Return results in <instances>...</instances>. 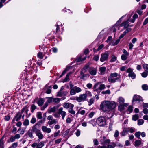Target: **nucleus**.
<instances>
[{
	"mask_svg": "<svg viewBox=\"0 0 148 148\" xmlns=\"http://www.w3.org/2000/svg\"><path fill=\"white\" fill-rule=\"evenodd\" d=\"M100 107L103 112L108 113L116 107V104L114 101L104 100L101 103Z\"/></svg>",
	"mask_w": 148,
	"mask_h": 148,
	"instance_id": "1",
	"label": "nucleus"
},
{
	"mask_svg": "<svg viewBox=\"0 0 148 148\" xmlns=\"http://www.w3.org/2000/svg\"><path fill=\"white\" fill-rule=\"evenodd\" d=\"M119 74L116 73H111L108 77V80L110 83H115L119 79Z\"/></svg>",
	"mask_w": 148,
	"mask_h": 148,
	"instance_id": "2",
	"label": "nucleus"
},
{
	"mask_svg": "<svg viewBox=\"0 0 148 148\" xmlns=\"http://www.w3.org/2000/svg\"><path fill=\"white\" fill-rule=\"evenodd\" d=\"M99 83L98 82L96 84L93 86L94 90L96 91L97 93H100L101 91L104 89L105 88V85L104 84H100L98 88L97 87Z\"/></svg>",
	"mask_w": 148,
	"mask_h": 148,
	"instance_id": "3",
	"label": "nucleus"
},
{
	"mask_svg": "<svg viewBox=\"0 0 148 148\" xmlns=\"http://www.w3.org/2000/svg\"><path fill=\"white\" fill-rule=\"evenodd\" d=\"M134 101H136L137 103L141 106L143 101V99L142 97L140 96L136 95L133 97L132 102Z\"/></svg>",
	"mask_w": 148,
	"mask_h": 148,
	"instance_id": "4",
	"label": "nucleus"
},
{
	"mask_svg": "<svg viewBox=\"0 0 148 148\" xmlns=\"http://www.w3.org/2000/svg\"><path fill=\"white\" fill-rule=\"evenodd\" d=\"M86 95L84 93L80 95L79 97H76L73 99L76 100L78 102H81L86 101Z\"/></svg>",
	"mask_w": 148,
	"mask_h": 148,
	"instance_id": "5",
	"label": "nucleus"
},
{
	"mask_svg": "<svg viewBox=\"0 0 148 148\" xmlns=\"http://www.w3.org/2000/svg\"><path fill=\"white\" fill-rule=\"evenodd\" d=\"M97 123L100 126H103L105 125V119L104 117L101 116L98 118L97 120Z\"/></svg>",
	"mask_w": 148,
	"mask_h": 148,
	"instance_id": "6",
	"label": "nucleus"
},
{
	"mask_svg": "<svg viewBox=\"0 0 148 148\" xmlns=\"http://www.w3.org/2000/svg\"><path fill=\"white\" fill-rule=\"evenodd\" d=\"M82 90L79 87L75 86L70 90V93L71 95H73L76 93L80 92Z\"/></svg>",
	"mask_w": 148,
	"mask_h": 148,
	"instance_id": "7",
	"label": "nucleus"
},
{
	"mask_svg": "<svg viewBox=\"0 0 148 148\" xmlns=\"http://www.w3.org/2000/svg\"><path fill=\"white\" fill-rule=\"evenodd\" d=\"M127 73H129L128 76L131 77L132 79H134L136 77V74L133 72V70L131 68H129L126 71Z\"/></svg>",
	"mask_w": 148,
	"mask_h": 148,
	"instance_id": "8",
	"label": "nucleus"
},
{
	"mask_svg": "<svg viewBox=\"0 0 148 148\" xmlns=\"http://www.w3.org/2000/svg\"><path fill=\"white\" fill-rule=\"evenodd\" d=\"M80 75L79 76V77L80 79H82L84 80L88 78L89 77V75L88 74H84L83 72V70L81 69L80 72Z\"/></svg>",
	"mask_w": 148,
	"mask_h": 148,
	"instance_id": "9",
	"label": "nucleus"
},
{
	"mask_svg": "<svg viewBox=\"0 0 148 148\" xmlns=\"http://www.w3.org/2000/svg\"><path fill=\"white\" fill-rule=\"evenodd\" d=\"M34 102H36L39 106H42L44 102V99L42 98H40L38 99V98H36L34 100Z\"/></svg>",
	"mask_w": 148,
	"mask_h": 148,
	"instance_id": "10",
	"label": "nucleus"
},
{
	"mask_svg": "<svg viewBox=\"0 0 148 148\" xmlns=\"http://www.w3.org/2000/svg\"><path fill=\"white\" fill-rule=\"evenodd\" d=\"M63 109L62 107L60 108L58 110V113L59 114L61 115L62 118L64 120L66 115V113L65 111H63Z\"/></svg>",
	"mask_w": 148,
	"mask_h": 148,
	"instance_id": "11",
	"label": "nucleus"
},
{
	"mask_svg": "<svg viewBox=\"0 0 148 148\" xmlns=\"http://www.w3.org/2000/svg\"><path fill=\"white\" fill-rule=\"evenodd\" d=\"M108 57V53H105L101 55L100 60L101 62H103L107 60Z\"/></svg>",
	"mask_w": 148,
	"mask_h": 148,
	"instance_id": "12",
	"label": "nucleus"
},
{
	"mask_svg": "<svg viewBox=\"0 0 148 148\" xmlns=\"http://www.w3.org/2000/svg\"><path fill=\"white\" fill-rule=\"evenodd\" d=\"M110 140L109 139H106L105 137H103V138L101 140V142L102 145H107L110 143Z\"/></svg>",
	"mask_w": 148,
	"mask_h": 148,
	"instance_id": "13",
	"label": "nucleus"
},
{
	"mask_svg": "<svg viewBox=\"0 0 148 148\" xmlns=\"http://www.w3.org/2000/svg\"><path fill=\"white\" fill-rule=\"evenodd\" d=\"M97 69L93 67L90 68L89 70V73L92 75H95L97 73Z\"/></svg>",
	"mask_w": 148,
	"mask_h": 148,
	"instance_id": "14",
	"label": "nucleus"
},
{
	"mask_svg": "<svg viewBox=\"0 0 148 148\" xmlns=\"http://www.w3.org/2000/svg\"><path fill=\"white\" fill-rule=\"evenodd\" d=\"M41 128L43 132L45 133H49L51 131V130L50 128H47V127L46 126H42Z\"/></svg>",
	"mask_w": 148,
	"mask_h": 148,
	"instance_id": "15",
	"label": "nucleus"
},
{
	"mask_svg": "<svg viewBox=\"0 0 148 148\" xmlns=\"http://www.w3.org/2000/svg\"><path fill=\"white\" fill-rule=\"evenodd\" d=\"M36 135L38 137V140H42L44 138V136L40 130L36 133Z\"/></svg>",
	"mask_w": 148,
	"mask_h": 148,
	"instance_id": "16",
	"label": "nucleus"
},
{
	"mask_svg": "<svg viewBox=\"0 0 148 148\" xmlns=\"http://www.w3.org/2000/svg\"><path fill=\"white\" fill-rule=\"evenodd\" d=\"M22 116V114L20 112H18L15 116L14 118L13 119V120L14 121L15 120L16 121H19Z\"/></svg>",
	"mask_w": 148,
	"mask_h": 148,
	"instance_id": "17",
	"label": "nucleus"
},
{
	"mask_svg": "<svg viewBox=\"0 0 148 148\" xmlns=\"http://www.w3.org/2000/svg\"><path fill=\"white\" fill-rule=\"evenodd\" d=\"M129 19L126 21L123 22L121 24L120 26L121 27L124 26V28H127L129 26V25L128 23L129 22Z\"/></svg>",
	"mask_w": 148,
	"mask_h": 148,
	"instance_id": "18",
	"label": "nucleus"
},
{
	"mask_svg": "<svg viewBox=\"0 0 148 148\" xmlns=\"http://www.w3.org/2000/svg\"><path fill=\"white\" fill-rule=\"evenodd\" d=\"M37 123L34 125L32 127V130H31L33 132H35V134L40 130L37 129Z\"/></svg>",
	"mask_w": 148,
	"mask_h": 148,
	"instance_id": "19",
	"label": "nucleus"
},
{
	"mask_svg": "<svg viewBox=\"0 0 148 148\" xmlns=\"http://www.w3.org/2000/svg\"><path fill=\"white\" fill-rule=\"evenodd\" d=\"M106 71V67H101L99 68V71L100 74L101 75H104Z\"/></svg>",
	"mask_w": 148,
	"mask_h": 148,
	"instance_id": "20",
	"label": "nucleus"
},
{
	"mask_svg": "<svg viewBox=\"0 0 148 148\" xmlns=\"http://www.w3.org/2000/svg\"><path fill=\"white\" fill-rule=\"evenodd\" d=\"M74 106V105H71V108L68 110V112L70 114L74 115L75 114V111L73 110V108Z\"/></svg>",
	"mask_w": 148,
	"mask_h": 148,
	"instance_id": "21",
	"label": "nucleus"
},
{
	"mask_svg": "<svg viewBox=\"0 0 148 148\" xmlns=\"http://www.w3.org/2000/svg\"><path fill=\"white\" fill-rule=\"evenodd\" d=\"M45 143L44 141H41L38 144L37 143V146L36 148H42L44 146Z\"/></svg>",
	"mask_w": 148,
	"mask_h": 148,
	"instance_id": "22",
	"label": "nucleus"
},
{
	"mask_svg": "<svg viewBox=\"0 0 148 148\" xmlns=\"http://www.w3.org/2000/svg\"><path fill=\"white\" fill-rule=\"evenodd\" d=\"M56 107L54 106L49 108L48 110V112L49 113H51L52 112H55L56 111Z\"/></svg>",
	"mask_w": 148,
	"mask_h": 148,
	"instance_id": "23",
	"label": "nucleus"
},
{
	"mask_svg": "<svg viewBox=\"0 0 148 148\" xmlns=\"http://www.w3.org/2000/svg\"><path fill=\"white\" fill-rule=\"evenodd\" d=\"M117 101L120 104H122L124 102L125 99L123 97H120L118 99Z\"/></svg>",
	"mask_w": 148,
	"mask_h": 148,
	"instance_id": "24",
	"label": "nucleus"
},
{
	"mask_svg": "<svg viewBox=\"0 0 148 148\" xmlns=\"http://www.w3.org/2000/svg\"><path fill=\"white\" fill-rule=\"evenodd\" d=\"M3 137L0 139V148H4V142L3 140Z\"/></svg>",
	"mask_w": 148,
	"mask_h": 148,
	"instance_id": "25",
	"label": "nucleus"
},
{
	"mask_svg": "<svg viewBox=\"0 0 148 148\" xmlns=\"http://www.w3.org/2000/svg\"><path fill=\"white\" fill-rule=\"evenodd\" d=\"M71 105H73L70 103H64L63 105V107L66 109L68 108H70Z\"/></svg>",
	"mask_w": 148,
	"mask_h": 148,
	"instance_id": "26",
	"label": "nucleus"
},
{
	"mask_svg": "<svg viewBox=\"0 0 148 148\" xmlns=\"http://www.w3.org/2000/svg\"><path fill=\"white\" fill-rule=\"evenodd\" d=\"M90 64V63H88L86 64L83 68L82 69L83 70V71H84V73L87 72L88 70V69L89 67V65Z\"/></svg>",
	"mask_w": 148,
	"mask_h": 148,
	"instance_id": "27",
	"label": "nucleus"
},
{
	"mask_svg": "<svg viewBox=\"0 0 148 148\" xmlns=\"http://www.w3.org/2000/svg\"><path fill=\"white\" fill-rule=\"evenodd\" d=\"M37 108V107L34 104H32L31 106V111L32 113H33L35 110Z\"/></svg>",
	"mask_w": 148,
	"mask_h": 148,
	"instance_id": "28",
	"label": "nucleus"
},
{
	"mask_svg": "<svg viewBox=\"0 0 148 148\" xmlns=\"http://www.w3.org/2000/svg\"><path fill=\"white\" fill-rule=\"evenodd\" d=\"M33 132H32V131L31 130H29L27 133V135L30 138H33L34 137L33 136Z\"/></svg>",
	"mask_w": 148,
	"mask_h": 148,
	"instance_id": "29",
	"label": "nucleus"
},
{
	"mask_svg": "<svg viewBox=\"0 0 148 148\" xmlns=\"http://www.w3.org/2000/svg\"><path fill=\"white\" fill-rule=\"evenodd\" d=\"M16 139L14 136H11L10 138L7 140V141L8 143L13 142L15 141Z\"/></svg>",
	"mask_w": 148,
	"mask_h": 148,
	"instance_id": "30",
	"label": "nucleus"
},
{
	"mask_svg": "<svg viewBox=\"0 0 148 148\" xmlns=\"http://www.w3.org/2000/svg\"><path fill=\"white\" fill-rule=\"evenodd\" d=\"M128 133V130L127 129H125L123 130L121 132L122 136H126Z\"/></svg>",
	"mask_w": 148,
	"mask_h": 148,
	"instance_id": "31",
	"label": "nucleus"
},
{
	"mask_svg": "<svg viewBox=\"0 0 148 148\" xmlns=\"http://www.w3.org/2000/svg\"><path fill=\"white\" fill-rule=\"evenodd\" d=\"M29 123V120L27 119H26L23 121V124L24 126H28Z\"/></svg>",
	"mask_w": 148,
	"mask_h": 148,
	"instance_id": "32",
	"label": "nucleus"
},
{
	"mask_svg": "<svg viewBox=\"0 0 148 148\" xmlns=\"http://www.w3.org/2000/svg\"><path fill=\"white\" fill-rule=\"evenodd\" d=\"M116 146V145L114 143H111L108 145L107 148H114Z\"/></svg>",
	"mask_w": 148,
	"mask_h": 148,
	"instance_id": "33",
	"label": "nucleus"
},
{
	"mask_svg": "<svg viewBox=\"0 0 148 148\" xmlns=\"http://www.w3.org/2000/svg\"><path fill=\"white\" fill-rule=\"evenodd\" d=\"M42 114L40 112H38L37 113L36 117L39 119H41L42 118Z\"/></svg>",
	"mask_w": 148,
	"mask_h": 148,
	"instance_id": "34",
	"label": "nucleus"
},
{
	"mask_svg": "<svg viewBox=\"0 0 148 148\" xmlns=\"http://www.w3.org/2000/svg\"><path fill=\"white\" fill-rule=\"evenodd\" d=\"M57 121L56 119H53L50 121L48 122V123L49 125H51L53 124H56L57 123Z\"/></svg>",
	"mask_w": 148,
	"mask_h": 148,
	"instance_id": "35",
	"label": "nucleus"
},
{
	"mask_svg": "<svg viewBox=\"0 0 148 148\" xmlns=\"http://www.w3.org/2000/svg\"><path fill=\"white\" fill-rule=\"evenodd\" d=\"M71 73H69L66 75L65 78L63 80V82H64L69 81V77Z\"/></svg>",
	"mask_w": 148,
	"mask_h": 148,
	"instance_id": "36",
	"label": "nucleus"
},
{
	"mask_svg": "<svg viewBox=\"0 0 148 148\" xmlns=\"http://www.w3.org/2000/svg\"><path fill=\"white\" fill-rule=\"evenodd\" d=\"M82 108H80L78 110L77 114L79 113L81 115H84L85 113V110H82Z\"/></svg>",
	"mask_w": 148,
	"mask_h": 148,
	"instance_id": "37",
	"label": "nucleus"
},
{
	"mask_svg": "<svg viewBox=\"0 0 148 148\" xmlns=\"http://www.w3.org/2000/svg\"><path fill=\"white\" fill-rule=\"evenodd\" d=\"M143 66L145 71L148 73V64H144Z\"/></svg>",
	"mask_w": 148,
	"mask_h": 148,
	"instance_id": "38",
	"label": "nucleus"
},
{
	"mask_svg": "<svg viewBox=\"0 0 148 148\" xmlns=\"http://www.w3.org/2000/svg\"><path fill=\"white\" fill-rule=\"evenodd\" d=\"M137 124L138 125H143L144 123V121L142 119H139L137 121Z\"/></svg>",
	"mask_w": 148,
	"mask_h": 148,
	"instance_id": "39",
	"label": "nucleus"
},
{
	"mask_svg": "<svg viewBox=\"0 0 148 148\" xmlns=\"http://www.w3.org/2000/svg\"><path fill=\"white\" fill-rule=\"evenodd\" d=\"M141 144V142L140 140H137L135 141L134 145L135 146L140 145Z\"/></svg>",
	"mask_w": 148,
	"mask_h": 148,
	"instance_id": "40",
	"label": "nucleus"
},
{
	"mask_svg": "<svg viewBox=\"0 0 148 148\" xmlns=\"http://www.w3.org/2000/svg\"><path fill=\"white\" fill-rule=\"evenodd\" d=\"M139 118V116L138 114H135L133 115L132 119L133 120L136 121Z\"/></svg>",
	"mask_w": 148,
	"mask_h": 148,
	"instance_id": "41",
	"label": "nucleus"
},
{
	"mask_svg": "<svg viewBox=\"0 0 148 148\" xmlns=\"http://www.w3.org/2000/svg\"><path fill=\"white\" fill-rule=\"evenodd\" d=\"M18 145V142H16L13 143L12 146L10 147L11 148H16Z\"/></svg>",
	"mask_w": 148,
	"mask_h": 148,
	"instance_id": "42",
	"label": "nucleus"
},
{
	"mask_svg": "<svg viewBox=\"0 0 148 148\" xmlns=\"http://www.w3.org/2000/svg\"><path fill=\"white\" fill-rule=\"evenodd\" d=\"M46 98L47 99V101L46 102H48V103H51L53 101V98L52 97H47Z\"/></svg>",
	"mask_w": 148,
	"mask_h": 148,
	"instance_id": "43",
	"label": "nucleus"
},
{
	"mask_svg": "<svg viewBox=\"0 0 148 148\" xmlns=\"http://www.w3.org/2000/svg\"><path fill=\"white\" fill-rule=\"evenodd\" d=\"M94 99L93 98H91L88 101L89 105L90 106L93 104L94 102Z\"/></svg>",
	"mask_w": 148,
	"mask_h": 148,
	"instance_id": "44",
	"label": "nucleus"
},
{
	"mask_svg": "<svg viewBox=\"0 0 148 148\" xmlns=\"http://www.w3.org/2000/svg\"><path fill=\"white\" fill-rule=\"evenodd\" d=\"M116 57L114 55H113L112 56L110 62H113L116 61Z\"/></svg>",
	"mask_w": 148,
	"mask_h": 148,
	"instance_id": "45",
	"label": "nucleus"
},
{
	"mask_svg": "<svg viewBox=\"0 0 148 148\" xmlns=\"http://www.w3.org/2000/svg\"><path fill=\"white\" fill-rule=\"evenodd\" d=\"M60 101V99L58 98H53V101L56 103H58Z\"/></svg>",
	"mask_w": 148,
	"mask_h": 148,
	"instance_id": "46",
	"label": "nucleus"
},
{
	"mask_svg": "<svg viewBox=\"0 0 148 148\" xmlns=\"http://www.w3.org/2000/svg\"><path fill=\"white\" fill-rule=\"evenodd\" d=\"M86 95V97H87V96L91 97L92 96V95L91 92L89 91H86L85 93Z\"/></svg>",
	"mask_w": 148,
	"mask_h": 148,
	"instance_id": "47",
	"label": "nucleus"
},
{
	"mask_svg": "<svg viewBox=\"0 0 148 148\" xmlns=\"http://www.w3.org/2000/svg\"><path fill=\"white\" fill-rule=\"evenodd\" d=\"M48 105V102H46L45 103L44 106L41 108V109L42 110H45V109L47 107Z\"/></svg>",
	"mask_w": 148,
	"mask_h": 148,
	"instance_id": "48",
	"label": "nucleus"
},
{
	"mask_svg": "<svg viewBox=\"0 0 148 148\" xmlns=\"http://www.w3.org/2000/svg\"><path fill=\"white\" fill-rule=\"evenodd\" d=\"M101 93L103 94H108L109 95L110 94V91L109 90H108L106 91H103Z\"/></svg>",
	"mask_w": 148,
	"mask_h": 148,
	"instance_id": "49",
	"label": "nucleus"
},
{
	"mask_svg": "<svg viewBox=\"0 0 148 148\" xmlns=\"http://www.w3.org/2000/svg\"><path fill=\"white\" fill-rule=\"evenodd\" d=\"M36 122V119L35 117H32V118L30 121L31 123L34 124Z\"/></svg>",
	"mask_w": 148,
	"mask_h": 148,
	"instance_id": "50",
	"label": "nucleus"
},
{
	"mask_svg": "<svg viewBox=\"0 0 148 148\" xmlns=\"http://www.w3.org/2000/svg\"><path fill=\"white\" fill-rule=\"evenodd\" d=\"M142 88L143 90H147L148 89V86L147 85H143L142 86Z\"/></svg>",
	"mask_w": 148,
	"mask_h": 148,
	"instance_id": "51",
	"label": "nucleus"
},
{
	"mask_svg": "<svg viewBox=\"0 0 148 148\" xmlns=\"http://www.w3.org/2000/svg\"><path fill=\"white\" fill-rule=\"evenodd\" d=\"M133 107L132 106H129L127 110V111L129 112V113L132 112L133 110Z\"/></svg>",
	"mask_w": 148,
	"mask_h": 148,
	"instance_id": "52",
	"label": "nucleus"
},
{
	"mask_svg": "<svg viewBox=\"0 0 148 148\" xmlns=\"http://www.w3.org/2000/svg\"><path fill=\"white\" fill-rule=\"evenodd\" d=\"M127 55H122L121 56V58L122 60H126L127 58Z\"/></svg>",
	"mask_w": 148,
	"mask_h": 148,
	"instance_id": "53",
	"label": "nucleus"
},
{
	"mask_svg": "<svg viewBox=\"0 0 148 148\" xmlns=\"http://www.w3.org/2000/svg\"><path fill=\"white\" fill-rule=\"evenodd\" d=\"M117 26L116 25H114L112 28V31L113 32H115L116 30Z\"/></svg>",
	"mask_w": 148,
	"mask_h": 148,
	"instance_id": "54",
	"label": "nucleus"
},
{
	"mask_svg": "<svg viewBox=\"0 0 148 148\" xmlns=\"http://www.w3.org/2000/svg\"><path fill=\"white\" fill-rule=\"evenodd\" d=\"M93 142L95 145H97L99 144V142L97 139H94Z\"/></svg>",
	"mask_w": 148,
	"mask_h": 148,
	"instance_id": "55",
	"label": "nucleus"
},
{
	"mask_svg": "<svg viewBox=\"0 0 148 148\" xmlns=\"http://www.w3.org/2000/svg\"><path fill=\"white\" fill-rule=\"evenodd\" d=\"M62 140V139L61 138H59V139H58L56 140L55 141V144H59V143H60L61 142Z\"/></svg>",
	"mask_w": 148,
	"mask_h": 148,
	"instance_id": "56",
	"label": "nucleus"
},
{
	"mask_svg": "<svg viewBox=\"0 0 148 148\" xmlns=\"http://www.w3.org/2000/svg\"><path fill=\"white\" fill-rule=\"evenodd\" d=\"M60 132V130H58L57 132H55L53 134V136L54 137H56L59 135Z\"/></svg>",
	"mask_w": 148,
	"mask_h": 148,
	"instance_id": "57",
	"label": "nucleus"
},
{
	"mask_svg": "<svg viewBox=\"0 0 148 148\" xmlns=\"http://www.w3.org/2000/svg\"><path fill=\"white\" fill-rule=\"evenodd\" d=\"M148 75V74L146 72H143L141 73L142 76L144 78L146 77Z\"/></svg>",
	"mask_w": 148,
	"mask_h": 148,
	"instance_id": "58",
	"label": "nucleus"
},
{
	"mask_svg": "<svg viewBox=\"0 0 148 148\" xmlns=\"http://www.w3.org/2000/svg\"><path fill=\"white\" fill-rule=\"evenodd\" d=\"M37 56L40 59H42L43 58L42 53L41 52L39 53L38 54Z\"/></svg>",
	"mask_w": 148,
	"mask_h": 148,
	"instance_id": "59",
	"label": "nucleus"
},
{
	"mask_svg": "<svg viewBox=\"0 0 148 148\" xmlns=\"http://www.w3.org/2000/svg\"><path fill=\"white\" fill-rule=\"evenodd\" d=\"M141 134V132H138L135 133V136L137 138H139Z\"/></svg>",
	"mask_w": 148,
	"mask_h": 148,
	"instance_id": "60",
	"label": "nucleus"
},
{
	"mask_svg": "<svg viewBox=\"0 0 148 148\" xmlns=\"http://www.w3.org/2000/svg\"><path fill=\"white\" fill-rule=\"evenodd\" d=\"M122 51L123 53L124 54V55H127V56H128L129 55V53L128 52H127L125 49H123L122 50Z\"/></svg>",
	"mask_w": 148,
	"mask_h": 148,
	"instance_id": "61",
	"label": "nucleus"
},
{
	"mask_svg": "<svg viewBox=\"0 0 148 148\" xmlns=\"http://www.w3.org/2000/svg\"><path fill=\"white\" fill-rule=\"evenodd\" d=\"M119 135V133L118 131L117 130H116L115 131L114 133V137L115 138L117 137Z\"/></svg>",
	"mask_w": 148,
	"mask_h": 148,
	"instance_id": "62",
	"label": "nucleus"
},
{
	"mask_svg": "<svg viewBox=\"0 0 148 148\" xmlns=\"http://www.w3.org/2000/svg\"><path fill=\"white\" fill-rule=\"evenodd\" d=\"M14 136L15 138V139H18L20 138V135L18 134H16Z\"/></svg>",
	"mask_w": 148,
	"mask_h": 148,
	"instance_id": "63",
	"label": "nucleus"
},
{
	"mask_svg": "<svg viewBox=\"0 0 148 148\" xmlns=\"http://www.w3.org/2000/svg\"><path fill=\"white\" fill-rule=\"evenodd\" d=\"M32 147L33 148L36 147L37 146V143L34 142L33 143L31 144Z\"/></svg>",
	"mask_w": 148,
	"mask_h": 148,
	"instance_id": "64",
	"label": "nucleus"
}]
</instances>
